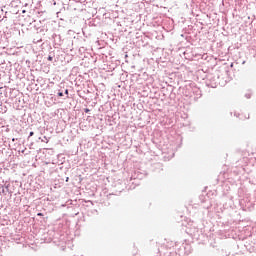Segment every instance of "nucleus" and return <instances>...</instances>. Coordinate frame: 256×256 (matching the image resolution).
<instances>
[{
	"mask_svg": "<svg viewBox=\"0 0 256 256\" xmlns=\"http://www.w3.org/2000/svg\"><path fill=\"white\" fill-rule=\"evenodd\" d=\"M58 97H63V92H59Z\"/></svg>",
	"mask_w": 256,
	"mask_h": 256,
	"instance_id": "f257e3e1",
	"label": "nucleus"
},
{
	"mask_svg": "<svg viewBox=\"0 0 256 256\" xmlns=\"http://www.w3.org/2000/svg\"><path fill=\"white\" fill-rule=\"evenodd\" d=\"M48 61H53V57L49 56Z\"/></svg>",
	"mask_w": 256,
	"mask_h": 256,
	"instance_id": "f03ea898",
	"label": "nucleus"
},
{
	"mask_svg": "<svg viewBox=\"0 0 256 256\" xmlns=\"http://www.w3.org/2000/svg\"><path fill=\"white\" fill-rule=\"evenodd\" d=\"M37 216L38 217H43V213H38Z\"/></svg>",
	"mask_w": 256,
	"mask_h": 256,
	"instance_id": "7ed1b4c3",
	"label": "nucleus"
},
{
	"mask_svg": "<svg viewBox=\"0 0 256 256\" xmlns=\"http://www.w3.org/2000/svg\"><path fill=\"white\" fill-rule=\"evenodd\" d=\"M84 111H85V113H89L90 110H89V108H86Z\"/></svg>",
	"mask_w": 256,
	"mask_h": 256,
	"instance_id": "20e7f679",
	"label": "nucleus"
},
{
	"mask_svg": "<svg viewBox=\"0 0 256 256\" xmlns=\"http://www.w3.org/2000/svg\"><path fill=\"white\" fill-rule=\"evenodd\" d=\"M33 135H35L34 132H30V137H33Z\"/></svg>",
	"mask_w": 256,
	"mask_h": 256,
	"instance_id": "39448f33",
	"label": "nucleus"
},
{
	"mask_svg": "<svg viewBox=\"0 0 256 256\" xmlns=\"http://www.w3.org/2000/svg\"><path fill=\"white\" fill-rule=\"evenodd\" d=\"M66 95H69V90H65Z\"/></svg>",
	"mask_w": 256,
	"mask_h": 256,
	"instance_id": "423d86ee",
	"label": "nucleus"
},
{
	"mask_svg": "<svg viewBox=\"0 0 256 256\" xmlns=\"http://www.w3.org/2000/svg\"><path fill=\"white\" fill-rule=\"evenodd\" d=\"M69 181V177L66 178V182Z\"/></svg>",
	"mask_w": 256,
	"mask_h": 256,
	"instance_id": "0eeeda50",
	"label": "nucleus"
}]
</instances>
